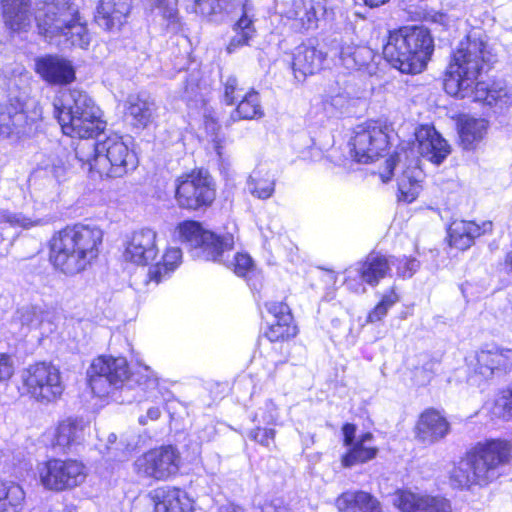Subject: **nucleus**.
I'll return each instance as SVG.
<instances>
[{
  "mask_svg": "<svg viewBox=\"0 0 512 512\" xmlns=\"http://www.w3.org/2000/svg\"><path fill=\"white\" fill-rule=\"evenodd\" d=\"M494 58L487 35L479 29L471 30L452 55L444 78L445 91L454 97L492 105L502 97L503 91L489 89L479 77Z\"/></svg>",
  "mask_w": 512,
  "mask_h": 512,
  "instance_id": "f257e3e1",
  "label": "nucleus"
},
{
  "mask_svg": "<svg viewBox=\"0 0 512 512\" xmlns=\"http://www.w3.org/2000/svg\"><path fill=\"white\" fill-rule=\"evenodd\" d=\"M103 232L95 226L76 224L54 233L49 242V259L55 269L73 276L97 259Z\"/></svg>",
  "mask_w": 512,
  "mask_h": 512,
  "instance_id": "f03ea898",
  "label": "nucleus"
},
{
  "mask_svg": "<svg viewBox=\"0 0 512 512\" xmlns=\"http://www.w3.org/2000/svg\"><path fill=\"white\" fill-rule=\"evenodd\" d=\"M39 33L57 46L88 48L91 36L79 8L69 0L45 3L36 14Z\"/></svg>",
  "mask_w": 512,
  "mask_h": 512,
  "instance_id": "7ed1b4c3",
  "label": "nucleus"
},
{
  "mask_svg": "<svg viewBox=\"0 0 512 512\" xmlns=\"http://www.w3.org/2000/svg\"><path fill=\"white\" fill-rule=\"evenodd\" d=\"M53 106L63 133L70 137L93 138L106 127L101 109L81 90L60 91Z\"/></svg>",
  "mask_w": 512,
  "mask_h": 512,
  "instance_id": "20e7f679",
  "label": "nucleus"
},
{
  "mask_svg": "<svg viewBox=\"0 0 512 512\" xmlns=\"http://www.w3.org/2000/svg\"><path fill=\"white\" fill-rule=\"evenodd\" d=\"M75 154L93 179L123 177L136 166L134 153L123 138L115 134L97 143H80Z\"/></svg>",
  "mask_w": 512,
  "mask_h": 512,
  "instance_id": "39448f33",
  "label": "nucleus"
},
{
  "mask_svg": "<svg viewBox=\"0 0 512 512\" xmlns=\"http://www.w3.org/2000/svg\"><path fill=\"white\" fill-rule=\"evenodd\" d=\"M433 49V39L426 28L405 26L389 32L383 56L400 72L417 74L425 69Z\"/></svg>",
  "mask_w": 512,
  "mask_h": 512,
  "instance_id": "423d86ee",
  "label": "nucleus"
},
{
  "mask_svg": "<svg viewBox=\"0 0 512 512\" xmlns=\"http://www.w3.org/2000/svg\"><path fill=\"white\" fill-rule=\"evenodd\" d=\"M510 451L507 441L492 440L479 444L452 469L451 484L457 488H468L490 483L500 475V467L509 461Z\"/></svg>",
  "mask_w": 512,
  "mask_h": 512,
  "instance_id": "0eeeda50",
  "label": "nucleus"
},
{
  "mask_svg": "<svg viewBox=\"0 0 512 512\" xmlns=\"http://www.w3.org/2000/svg\"><path fill=\"white\" fill-rule=\"evenodd\" d=\"M43 109L38 103L26 106L18 99L0 104V136L12 141L32 137L40 128Z\"/></svg>",
  "mask_w": 512,
  "mask_h": 512,
  "instance_id": "6e6552de",
  "label": "nucleus"
},
{
  "mask_svg": "<svg viewBox=\"0 0 512 512\" xmlns=\"http://www.w3.org/2000/svg\"><path fill=\"white\" fill-rule=\"evenodd\" d=\"M22 395L41 403L50 404L58 400L63 391L59 369L46 362L29 365L21 371Z\"/></svg>",
  "mask_w": 512,
  "mask_h": 512,
  "instance_id": "1a4fd4ad",
  "label": "nucleus"
},
{
  "mask_svg": "<svg viewBox=\"0 0 512 512\" xmlns=\"http://www.w3.org/2000/svg\"><path fill=\"white\" fill-rule=\"evenodd\" d=\"M87 377L92 392L103 397L113 388L121 387L129 379L130 369L124 357L100 356L91 363Z\"/></svg>",
  "mask_w": 512,
  "mask_h": 512,
  "instance_id": "9d476101",
  "label": "nucleus"
},
{
  "mask_svg": "<svg viewBox=\"0 0 512 512\" xmlns=\"http://www.w3.org/2000/svg\"><path fill=\"white\" fill-rule=\"evenodd\" d=\"M178 239L196 250V256L204 260H217L234 245L232 235L219 237L205 231L196 221H184L177 226Z\"/></svg>",
  "mask_w": 512,
  "mask_h": 512,
  "instance_id": "9b49d317",
  "label": "nucleus"
},
{
  "mask_svg": "<svg viewBox=\"0 0 512 512\" xmlns=\"http://www.w3.org/2000/svg\"><path fill=\"white\" fill-rule=\"evenodd\" d=\"M175 198L179 207L197 210L215 199V188L207 171L198 170L177 179Z\"/></svg>",
  "mask_w": 512,
  "mask_h": 512,
  "instance_id": "f8f14e48",
  "label": "nucleus"
},
{
  "mask_svg": "<svg viewBox=\"0 0 512 512\" xmlns=\"http://www.w3.org/2000/svg\"><path fill=\"white\" fill-rule=\"evenodd\" d=\"M180 463L175 447L162 446L140 455L134 462V471L140 477L164 481L178 473Z\"/></svg>",
  "mask_w": 512,
  "mask_h": 512,
  "instance_id": "ddd939ff",
  "label": "nucleus"
},
{
  "mask_svg": "<svg viewBox=\"0 0 512 512\" xmlns=\"http://www.w3.org/2000/svg\"><path fill=\"white\" fill-rule=\"evenodd\" d=\"M41 484L48 490L63 491L80 485L85 467L76 460L51 459L38 465Z\"/></svg>",
  "mask_w": 512,
  "mask_h": 512,
  "instance_id": "4468645a",
  "label": "nucleus"
},
{
  "mask_svg": "<svg viewBox=\"0 0 512 512\" xmlns=\"http://www.w3.org/2000/svg\"><path fill=\"white\" fill-rule=\"evenodd\" d=\"M405 158L404 169L397 178L398 199L406 203H412L417 199L423 189L424 173L419 166V160L412 158L409 160L408 152L404 151L391 156L386 161V170L380 173L383 182H388L392 177L396 161L402 162Z\"/></svg>",
  "mask_w": 512,
  "mask_h": 512,
  "instance_id": "2eb2a0df",
  "label": "nucleus"
},
{
  "mask_svg": "<svg viewBox=\"0 0 512 512\" xmlns=\"http://www.w3.org/2000/svg\"><path fill=\"white\" fill-rule=\"evenodd\" d=\"M352 156L359 163H370L386 151L389 141L385 129L373 122L356 127L350 142Z\"/></svg>",
  "mask_w": 512,
  "mask_h": 512,
  "instance_id": "dca6fc26",
  "label": "nucleus"
},
{
  "mask_svg": "<svg viewBox=\"0 0 512 512\" xmlns=\"http://www.w3.org/2000/svg\"><path fill=\"white\" fill-rule=\"evenodd\" d=\"M511 368L512 349H482L476 354V364L473 373L468 377V382L480 386L494 375L506 373Z\"/></svg>",
  "mask_w": 512,
  "mask_h": 512,
  "instance_id": "f3484780",
  "label": "nucleus"
},
{
  "mask_svg": "<svg viewBox=\"0 0 512 512\" xmlns=\"http://www.w3.org/2000/svg\"><path fill=\"white\" fill-rule=\"evenodd\" d=\"M45 175L35 180L32 196L35 201L45 204L55 202L61 193V183L65 180V161L59 155L44 163Z\"/></svg>",
  "mask_w": 512,
  "mask_h": 512,
  "instance_id": "a211bd4d",
  "label": "nucleus"
},
{
  "mask_svg": "<svg viewBox=\"0 0 512 512\" xmlns=\"http://www.w3.org/2000/svg\"><path fill=\"white\" fill-rule=\"evenodd\" d=\"M395 505L401 512H453L451 502L426 491L399 490Z\"/></svg>",
  "mask_w": 512,
  "mask_h": 512,
  "instance_id": "6ab92c4d",
  "label": "nucleus"
},
{
  "mask_svg": "<svg viewBox=\"0 0 512 512\" xmlns=\"http://www.w3.org/2000/svg\"><path fill=\"white\" fill-rule=\"evenodd\" d=\"M390 269L389 259L383 255L370 254L366 259L358 263L357 267L348 269L346 286L355 292H365V287L360 283H354L356 277L371 286H375L384 278Z\"/></svg>",
  "mask_w": 512,
  "mask_h": 512,
  "instance_id": "aec40b11",
  "label": "nucleus"
},
{
  "mask_svg": "<svg viewBox=\"0 0 512 512\" xmlns=\"http://www.w3.org/2000/svg\"><path fill=\"white\" fill-rule=\"evenodd\" d=\"M284 15L294 21V26L310 30L318 26L319 20L328 14L325 0H294L284 10Z\"/></svg>",
  "mask_w": 512,
  "mask_h": 512,
  "instance_id": "412c9836",
  "label": "nucleus"
},
{
  "mask_svg": "<svg viewBox=\"0 0 512 512\" xmlns=\"http://www.w3.org/2000/svg\"><path fill=\"white\" fill-rule=\"evenodd\" d=\"M157 234L154 230L143 228L134 231L125 247V259L138 265H146L158 254Z\"/></svg>",
  "mask_w": 512,
  "mask_h": 512,
  "instance_id": "4be33fe9",
  "label": "nucleus"
},
{
  "mask_svg": "<svg viewBox=\"0 0 512 512\" xmlns=\"http://www.w3.org/2000/svg\"><path fill=\"white\" fill-rule=\"evenodd\" d=\"M35 70L50 84H68L75 78L71 62L58 55H45L35 60Z\"/></svg>",
  "mask_w": 512,
  "mask_h": 512,
  "instance_id": "5701e85b",
  "label": "nucleus"
},
{
  "mask_svg": "<svg viewBox=\"0 0 512 512\" xmlns=\"http://www.w3.org/2000/svg\"><path fill=\"white\" fill-rule=\"evenodd\" d=\"M449 432V422L434 409L421 413L415 427L416 438L424 444H434L445 438Z\"/></svg>",
  "mask_w": 512,
  "mask_h": 512,
  "instance_id": "b1692460",
  "label": "nucleus"
},
{
  "mask_svg": "<svg viewBox=\"0 0 512 512\" xmlns=\"http://www.w3.org/2000/svg\"><path fill=\"white\" fill-rule=\"evenodd\" d=\"M417 151L434 164H440L449 155L450 147L433 127H421L416 134Z\"/></svg>",
  "mask_w": 512,
  "mask_h": 512,
  "instance_id": "393cba45",
  "label": "nucleus"
},
{
  "mask_svg": "<svg viewBox=\"0 0 512 512\" xmlns=\"http://www.w3.org/2000/svg\"><path fill=\"white\" fill-rule=\"evenodd\" d=\"M132 9V0H99L95 21L105 30L119 29Z\"/></svg>",
  "mask_w": 512,
  "mask_h": 512,
  "instance_id": "a878e982",
  "label": "nucleus"
},
{
  "mask_svg": "<svg viewBox=\"0 0 512 512\" xmlns=\"http://www.w3.org/2000/svg\"><path fill=\"white\" fill-rule=\"evenodd\" d=\"M491 229V222L479 225L473 221L455 220L448 229L449 244L457 249L466 250L473 244L475 238Z\"/></svg>",
  "mask_w": 512,
  "mask_h": 512,
  "instance_id": "bb28decb",
  "label": "nucleus"
},
{
  "mask_svg": "<svg viewBox=\"0 0 512 512\" xmlns=\"http://www.w3.org/2000/svg\"><path fill=\"white\" fill-rule=\"evenodd\" d=\"M325 54L313 46L300 45L293 55L292 68L295 78L300 80L322 69Z\"/></svg>",
  "mask_w": 512,
  "mask_h": 512,
  "instance_id": "cd10ccee",
  "label": "nucleus"
},
{
  "mask_svg": "<svg viewBox=\"0 0 512 512\" xmlns=\"http://www.w3.org/2000/svg\"><path fill=\"white\" fill-rule=\"evenodd\" d=\"M377 453L378 448L373 444L372 433H363L354 444L347 447L346 453L341 457V464L345 468H351L373 460Z\"/></svg>",
  "mask_w": 512,
  "mask_h": 512,
  "instance_id": "c85d7f7f",
  "label": "nucleus"
},
{
  "mask_svg": "<svg viewBox=\"0 0 512 512\" xmlns=\"http://www.w3.org/2000/svg\"><path fill=\"white\" fill-rule=\"evenodd\" d=\"M155 512H193L187 495L176 488H161L154 491Z\"/></svg>",
  "mask_w": 512,
  "mask_h": 512,
  "instance_id": "c756f323",
  "label": "nucleus"
},
{
  "mask_svg": "<svg viewBox=\"0 0 512 512\" xmlns=\"http://www.w3.org/2000/svg\"><path fill=\"white\" fill-rule=\"evenodd\" d=\"M156 104L146 94L131 95L127 100L126 115L137 127L148 126L155 117Z\"/></svg>",
  "mask_w": 512,
  "mask_h": 512,
  "instance_id": "7c9ffc66",
  "label": "nucleus"
},
{
  "mask_svg": "<svg viewBox=\"0 0 512 512\" xmlns=\"http://www.w3.org/2000/svg\"><path fill=\"white\" fill-rule=\"evenodd\" d=\"M488 130V122L483 118L463 116L458 123V134L461 146L466 150L475 149L484 139Z\"/></svg>",
  "mask_w": 512,
  "mask_h": 512,
  "instance_id": "2f4dec72",
  "label": "nucleus"
},
{
  "mask_svg": "<svg viewBox=\"0 0 512 512\" xmlns=\"http://www.w3.org/2000/svg\"><path fill=\"white\" fill-rule=\"evenodd\" d=\"M30 0H0L6 26L12 31H22L31 23Z\"/></svg>",
  "mask_w": 512,
  "mask_h": 512,
  "instance_id": "473e14b6",
  "label": "nucleus"
},
{
  "mask_svg": "<svg viewBox=\"0 0 512 512\" xmlns=\"http://www.w3.org/2000/svg\"><path fill=\"white\" fill-rule=\"evenodd\" d=\"M341 512H382L379 501L364 491H347L337 499Z\"/></svg>",
  "mask_w": 512,
  "mask_h": 512,
  "instance_id": "72a5a7b5",
  "label": "nucleus"
},
{
  "mask_svg": "<svg viewBox=\"0 0 512 512\" xmlns=\"http://www.w3.org/2000/svg\"><path fill=\"white\" fill-rule=\"evenodd\" d=\"M252 11L253 8L249 3L243 5L242 15L233 27L235 34L226 47L228 53H233L240 47L248 45L249 40L254 37L256 30Z\"/></svg>",
  "mask_w": 512,
  "mask_h": 512,
  "instance_id": "f704fd0d",
  "label": "nucleus"
},
{
  "mask_svg": "<svg viewBox=\"0 0 512 512\" xmlns=\"http://www.w3.org/2000/svg\"><path fill=\"white\" fill-rule=\"evenodd\" d=\"M252 11L253 8L249 3L243 5L242 15L233 27L235 34L226 47L228 53H233L240 47L248 45L249 40L254 37L256 30Z\"/></svg>",
  "mask_w": 512,
  "mask_h": 512,
  "instance_id": "c9c22d12",
  "label": "nucleus"
},
{
  "mask_svg": "<svg viewBox=\"0 0 512 512\" xmlns=\"http://www.w3.org/2000/svg\"><path fill=\"white\" fill-rule=\"evenodd\" d=\"M87 423L82 419L68 418L59 423L55 433V443L62 448L79 444L85 436Z\"/></svg>",
  "mask_w": 512,
  "mask_h": 512,
  "instance_id": "e433bc0d",
  "label": "nucleus"
},
{
  "mask_svg": "<svg viewBox=\"0 0 512 512\" xmlns=\"http://www.w3.org/2000/svg\"><path fill=\"white\" fill-rule=\"evenodd\" d=\"M247 189L259 199L270 198L275 190V180L269 171L263 168L253 170L247 179Z\"/></svg>",
  "mask_w": 512,
  "mask_h": 512,
  "instance_id": "4c0bfd02",
  "label": "nucleus"
},
{
  "mask_svg": "<svg viewBox=\"0 0 512 512\" xmlns=\"http://www.w3.org/2000/svg\"><path fill=\"white\" fill-rule=\"evenodd\" d=\"M263 116L264 110L260 103L259 94L254 90L244 95L237 108L231 114V118L234 121L259 119Z\"/></svg>",
  "mask_w": 512,
  "mask_h": 512,
  "instance_id": "58836bf2",
  "label": "nucleus"
},
{
  "mask_svg": "<svg viewBox=\"0 0 512 512\" xmlns=\"http://www.w3.org/2000/svg\"><path fill=\"white\" fill-rule=\"evenodd\" d=\"M25 498L22 487L11 481L0 479V505L6 512H16Z\"/></svg>",
  "mask_w": 512,
  "mask_h": 512,
  "instance_id": "ea45409f",
  "label": "nucleus"
},
{
  "mask_svg": "<svg viewBox=\"0 0 512 512\" xmlns=\"http://www.w3.org/2000/svg\"><path fill=\"white\" fill-rule=\"evenodd\" d=\"M18 320L23 329H45L50 326V313L37 306H26L18 311Z\"/></svg>",
  "mask_w": 512,
  "mask_h": 512,
  "instance_id": "a19ab883",
  "label": "nucleus"
},
{
  "mask_svg": "<svg viewBox=\"0 0 512 512\" xmlns=\"http://www.w3.org/2000/svg\"><path fill=\"white\" fill-rule=\"evenodd\" d=\"M182 251L177 247H171L166 250L162 261L150 269L151 279L160 282L167 274L174 271L181 263Z\"/></svg>",
  "mask_w": 512,
  "mask_h": 512,
  "instance_id": "79ce46f5",
  "label": "nucleus"
},
{
  "mask_svg": "<svg viewBox=\"0 0 512 512\" xmlns=\"http://www.w3.org/2000/svg\"><path fill=\"white\" fill-rule=\"evenodd\" d=\"M233 245L228 248L222 256H219L216 262H221L228 268L232 269L237 275L245 276L253 268V260L250 255L246 253L237 252L230 258Z\"/></svg>",
  "mask_w": 512,
  "mask_h": 512,
  "instance_id": "37998d69",
  "label": "nucleus"
},
{
  "mask_svg": "<svg viewBox=\"0 0 512 512\" xmlns=\"http://www.w3.org/2000/svg\"><path fill=\"white\" fill-rule=\"evenodd\" d=\"M375 57V53L369 47L357 46L354 52V60L347 59L346 69L365 70L367 73L373 74L376 70L373 64Z\"/></svg>",
  "mask_w": 512,
  "mask_h": 512,
  "instance_id": "c03bdc74",
  "label": "nucleus"
},
{
  "mask_svg": "<svg viewBox=\"0 0 512 512\" xmlns=\"http://www.w3.org/2000/svg\"><path fill=\"white\" fill-rule=\"evenodd\" d=\"M297 334L296 326L292 321L277 320L272 321L266 331V337L271 342L282 341L294 337Z\"/></svg>",
  "mask_w": 512,
  "mask_h": 512,
  "instance_id": "a18cd8bd",
  "label": "nucleus"
},
{
  "mask_svg": "<svg viewBox=\"0 0 512 512\" xmlns=\"http://www.w3.org/2000/svg\"><path fill=\"white\" fill-rule=\"evenodd\" d=\"M399 301V297L396 292L391 289L389 292L382 296L381 301L374 307V309L368 315V321L378 322L382 320L388 310Z\"/></svg>",
  "mask_w": 512,
  "mask_h": 512,
  "instance_id": "49530a36",
  "label": "nucleus"
},
{
  "mask_svg": "<svg viewBox=\"0 0 512 512\" xmlns=\"http://www.w3.org/2000/svg\"><path fill=\"white\" fill-rule=\"evenodd\" d=\"M2 219L13 227H21L23 229H31L48 223V220L45 218H31L22 213H5L2 215Z\"/></svg>",
  "mask_w": 512,
  "mask_h": 512,
  "instance_id": "de8ad7c7",
  "label": "nucleus"
},
{
  "mask_svg": "<svg viewBox=\"0 0 512 512\" xmlns=\"http://www.w3.org/2000/svg\"><path fill=\"white\" fill-rule=\"evenodd\" d=\"M189 8L202 17L210 18L222 12L223 5L221 0H191Z\"/></svg>",
  "mask_w": 512,
  "mask_h": 512,
  "instance_id": "09e8293b",
  "label": "nucleus"
},
{
  "mask_svg": "<svg viewBox=\"0 0 512 512\" xmlns=\"http://www.w3.org/2000/svg\"><path fill=\"white\" fill-rule=\"evenodd\" d=\"M492 413L498 418L512 420V387L503 391L496 399Z\"/></svg>",
  "mask_w": 512,
  "mask_h": 512,
  "instance_id": "8fccbe9b",
  "label": "nucleus"
},
{
  "mask_svg": "<svg viewBox=\"0 0 512 512\" xmlns=\"http://www.w3.org/2000/svg\"><path fill=\"white\" fill-rule=\"evenodd\" d=\"M391 266H396L397 273L400 277L409 278L419 268V262L414 258L396 259L394 257L388 258Z\"/></svg>",
  "mask_w": 512,
  "mask_h": 512,
  "instance_id": "3c124183",
  "label": "nucleus"
},
{
  "mask_svg": "<svg viewBox=\"0 0 512 512\" xmlns=\"http://www.w3.org/2000/svg\"><path fill=\"white\" fill-rule=\"evenodd\" d=\"M278 419V409L275 403L271 400L265 401L255 413L254 420L263 424H275Z\"/></svg>",
  "mask_w": 512,
  "mask_h": 512,
  "instance_id": "603ef678",
  "label": "nucleus"
},
{
  "mask_svg": "<svg viewBox=\"0 0 512 512\" xmlns=\"http://www.w3.org/2000/svg\"><path fill=\"white\" fill-rule=\"evenodd\" d=\"M433 363H426L420 368H416L413 372L412 380L417 386H425L432 380L435 371Z\"/></svg>",
  "mask_w": 512,
  "mask_h": 512,
  "instance_id": "864d4df0",
  "label": "nucleus"
},
{
  "mask_svg": "<svg viewBox=\"0 0 512 512\" xmlns=\"http://www.w3.org/2000/svg\"><path fill=\"white\" fill-rule=\"evenodd\" d=\"M266 307L268 312L274 317V321H292V315L289 312V308L283 302H269L266 304Z\"/></svg>",
  "mask_w": 512,
  "mask_h": 512,
  "instance_id": "5fc2aeb1",
  "label": "nucleus"
},
{
  "mask_svg": "<svg viewBox=\"0 0 512 512\" xmlns=\"http://www.w3.org/2000/svg\"><path fill=\"white\" fill-rule=\"evenodd\" d=\"M249 436L259 444L269 447L274 441L275 430L257 427L250 432Z\"/></svg>",
  "mask_w": 512,
  "mask_h": 512,
  "instance_id": "6e6d98bb",
  "label": "nucleus"
},
{
  "mask_svg": "<svg viewBox=\"0 0 512 512\" xmlns=\"http://www.w3.org/2000/svg\"><path fill=\"white\" fill-rule=\"evenodd\" d=\"M14 374V361L10 355L0 353V383L6 384Z\"/></svg>",
  "mask_w": 512,
  "mask_h": 512,
  "instance_id": "4d7b16f0",
  "label": "nucleus"
},
{
  "mask_svg": "<svg viewBox=\"0 0 512 512\" xmlns=\"http://www.w3.org/2000/svg\"><path fill=\"white\" fill-rule=\"evenodd\" d=\"M356 45H354L353 43H348L347 41H344V40H341L338 44H337V51H338V59H339V63L346 68V62H347V59H351V60H354V52H355V49H356Z\"/></svg>",
  "mask_w": 512,
  "mask_h": 512,
  "instance_id": "13d9d810",
  "label": "nucleus"
},
{
  "mask_svg": "<svg viewBox=\"0 0 512 512\" xmlns=\"http://www.w3.org/2000/svg\"><path fill=\"white\" fill-rule=\"evenodd\" d=\"M238 82L235 77H228L224 83V99L228 105H232L237 98Z\"/></svg>",
  "mask_w": 512,
  "mask_h": 512,
  "instance_id": "bf43d9fd",
  "label": "nucleus"
},
{
  "mask_svg": "<svg viewBox=\"0 0 512 512\" xmlns=\"http://www.w3.org/2000/svg\"><path fill=\"white\" fill-rule=\"evenodd\" d=\"M116 440H117V436L115 434L112 433L108 436V444L109 445L116 444ZM107 450H108V454L110 455L111 458L116 459V460H122L123 458L126 457V455H127L126 451H129L130 447H129V445H126L125 448L121 449V454L117 452L118 450H120L118 447L113 448L111 446H107Z\"/></svg>",
  "mask_w": 512,
  "mask_h": 512,
  "instance_id": "052dcab7",
  "label": "nucleus"
},
{
  "mask_svg": "<svg viewBox=\"0 0 512 512\" xmlns=\"http://www.w3.org/2000/svg\"><path fill=\"white\" fill-rule=\"evenodd\" d=\"M344 436V446L349 447L356 442L355 432L356 427L353 424L347 423L342 428Z\"/></svg>",
  "mask_w": 512,
  "mask_h": 512,
  "instance_id": "680f3d73",
  "label": "nucleus"
},
{
  "mask_svg": "<svg viewBox=\"0 0 512 512\" xmlns=\"http://www.w3.org/2000/svg\"><path fill=\"white\" fill-rule=\"evenodd\" d=\"M161 415V411L158 407H151L148 409L146 416H141L139 418V423L142 425L147 424V420L155 421L157 420Z\"/></svg>",
  "mask_w": 512,
  "mask_h": 512,
  "instance_id": "e2e57ef3",
  "label": "nucleus"
},
{
  "mask_svg": "<svg viewBox=\"0 0 512 512\" xmlns=\"http://www.w3.org/2000/svg\"><path fill=\"white\" fill-rule=\"evenodd\" d=\"M262 512H288V510L284 506L267 503L263 506Z\"/></svg>",
  "mask_w": 512,
  "mask_h": 512,
  "instance_id": "0e129e2a",
  "label": "nucleus"
},
{
  "mask_svg": "<svg viewBox=\"0 0 512 512\" xmlns=\"http://www.w3.org/2000/svg\"><path fill=\"white\" fill-rule=\"evenodd\" d=\"M387 1L388 0H364L365 4L370 7H378L385 4Z\"/></svg>",
  "mask_w": 512,
  "mask_h": 512,
  "instance_id": "69168bd1",
  "label": "nucleus"
},
{
  "mask_svg": "<svg viewBox=\"0 0 512 512\" xmlns=\"http://www.w3.org/2000/svg\"><path fill=\"white\" fill-rule=\"evenodd\" d=\"M219 512H241V510L240 509H236V508L231 507V506H227V507H222Z\"/></svg>",
  "mask_w": 512,
  "mask_h": 512,
  "instance_id": "338daca9",
  "label": "nucleus"
},
{
  "mask_svg": "<svg viewBox=\"0 0 512 512\" xmlns=\"http://www.w3.org/2000/svg\"><path fill=\"white\" fill-rule=\"evenodd\" d=\"M506 264L512 269V251L506 256Z\"/></svg>",
  "mask_w": 512,
  "mask_h": 512,
  "instance_id": "774afa93",
  "label": "nucleus"
}]
</instances>
